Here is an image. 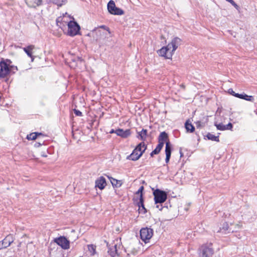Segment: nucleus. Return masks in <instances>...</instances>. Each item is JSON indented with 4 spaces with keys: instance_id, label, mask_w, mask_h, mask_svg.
<instances>
[{
    "instance_id": "29",
    "label": "nucleus",
    "mask_w": 257,
    "mask_h": 257,
    "mask_svg": "<svg viewBox=\"0 0 257 257\" xmlns=\"http://www.w3.org/2000/svg\"><path fill=\"white\" fill-rule=\"evenodd\" d=\"M145 148H147V146L145 145L144 142H142L139 143L134 150L141 153V151H143V150Z\"/></svg>"
},
{
    "instance_id": "40",
    "label": "nucleus",
    "mask_w": 257,
    "mask_h": 257,
    "mask_svg": "<svg viewBox=\"0 0 257 257\" xmlns=\"http://www.w3.org/2000/svg\"><path fill=\"white\" fill-rule=\"evenodd\" d=\"M41 145H42V144H41V143H36L35 144V147H39V146H41Z\"/></svg>"
},
{
    "instance_id": "4",
    "label": "nucleus",
    "mask_w": 257,
    "mask_h": 257,
    "mask_svg": "<svg viewBox=\"0 0 257 257\" xmlns=\"http://www.w3.org/2000/svg\"><path fill=\"white\" fill-rule=\"evenodd\" d=\"M154 230L149 227L142 228L140 230V237L141 239L145 243L149 242V240L153 235Z\"/></svg>"
},
{
    "instance_id": "32",
    "label": "nucleus",
    "mask_w": 257,
    "mask_h": 257,
    "mask_svg": "<svg viewBox=\"0 0 257 257\" xmlns=\"http://www.w3.org/2000/svg\"><path fill=\"white\" fill-rule=\"evenodd\" d=\"M144 186H142L140 187L138 191L136 192V194H140V197L142 196L143 197V192L144 191Z\"/></svg>"
},
{
    "instance_id": "22",
    "label": "nucleus",
    "mask_w": 257,
    "mask_h": 257,
    "mask_svg": "<svg viewBox=\"0 0 257 257\" xmlns=\"http://www.w3.org/2000/svg\"><path fill=\"white\" fill-rule=\"evenodd\" d=\"M159 143L163 142L165 143L168 141H169L168 139V135L165 132L161 133L158 138Z\"/></svg>"
},
{
    "instance_id": "17",
    "label": "nucleus",
    "mask_w": 257,
    "mask_h": 257,
    "mask_svg": "<svg viewBox=\"0 0 257 257\" xmlns=\"http://www.w3.org/2000/svg\"><path fill=\"white\" fill-rule=\"evenodd\" d=\"M25 2L31 8H36L42 4V0H25Z\"/></svg>"
},
{
    "instance_id": "30",
    "label": "nucleus",
    "mask_w": 257,
    "mask_h": 257,
    "mask_svg": "<svg viewBox=\"0 0 257 257\" xmlns=\"http://www.w3.org/2000/svg\"><path fill=\"white\" fill-rule=\"evenodd\" d=\"M164 145V143L163 142L159 143L156 148L155 149V150H154V153H156L158 154L160 152L162 149L163 148Z\"/></svg>"
},
{
    "instance_id": "5",
    "label": "nucleus",
    "mask_w": 257,
    "mask_h": 257,
    "mask_svg": "<svg viewBox=\"0 0 257 257\" xmlns=\"http://www.w3.org/2000/svg\"><path fill=\"white\" fill-rule=\"evenodd\" d=\"M107 10L108 12L113 15H122L124 12L122 9L115 6L113 1L110 0L107 4Z\"/></svg>"
},
{
    "instance_id": "2",
    "label": "nucleus",
    "mask_w": 257,
    "mask_h": 257,
    "mask_svg": "<svg viewBox=\"0 0 257 257\" xmlns=\"http://www.w3.org/2000/svg\"><path fill=\"white\" fill-rule=\"evenodd\" d=\"M154 200L156 204H161L166 201L167 199V193L159 189H157L153 192Z\"/></svg>"
},
{
    "instance_id": "23",
    "label": "nucleus",
    "mask_w": 257,
    "mask_h": 257,
    "mask_svg": "<svg viewBox=\"0 0 257 257\" xmlns=\"http://www.w3.org/2000/svg\"><path fill=\"white\" fill-rule=\"evenodd\" d=\"M108 177L113 187L118 188L121 186L122 183L120 180H117L111 177Z\"/></svg>"
},
{
    "instance_id": "16",
    "label": "nucleus",
    "mask_w": 257,
    "mask_h": 257,
    "mask_svg": "<svg viewBox=\"0 0 257 257\" xmlns=\"http://www.w3.org/2000/svg\"><path fill=\"white\" fill-rule=\"evenodd\" d=\"M35 47L33 45H30L26 47L23 48V50L27 54V55L31 58V61L33 62L35 59L34 56L33 55V50L35 49Z\"/></svg>"
},
{
    "instance_id": "36",
    "label": "nucleus",
    "mask_w": 257,
    "mask_h": 257,
    "mask_svg": "<svg viewBox=\"0 0 257 257\" xmlns=\"http://www.w3.org/2000/svg\"><path fill=\"white\" fill-rule=\"evenodd\" d=\"M99 28L103 29H104L105 30H106L107 31H108L109 30V28L107 27V26H105V25H101V26H99Z\"/></svg>"
},
{
    "instance_id": "28",
    "label": "nucleus",
    "mask_w": 257,
    "mask_h": 257,
    "mask_svg": "<svg viewBox=\"0 0 257 257\" xmlns=\"http://www.w3.org/2000/svg\"><path fill=\"white\" fill-rule=\"evenodd\" d=\"M88 251L91 255H94L96 253V246L93 244L87 245Z\"/></svg>"
},
{
    "instance_id": "18",
    "label": "nucleus",
    "mask_w": 257,
    "mask_h": 257,
    "mask_svg": "<svg viewBox=\"0 0 257 257\" xmlns=\"http://www.w3.org/2000/svg\"><path fill=\"white\" fill-rule=\"evenodd\" d=\"M144 202V198L141 196L139 198V201L138 202V206L139 207V212L145 214L147 212V210L145 207Z\"/></svg>"
},
{
    "instance_id": "38",
    "label": "nucleus",
    "mask_w": 257,
    "mask_h": 257,
    "mask_svg": "<svg viewBox=\"0 0 257 257\" xmlns=\"http://www.w3.org/2000/svg\"><path fill=\"white\" fill-rule=\"evenodd\" d=\"M39 104L41 105V106H45V103L44 102V101L43 100H41L40 101H39Z\"/></svg>"
},
{
    "instance_id": "19",
    "label": "nucleus",
    "mask_w": 257,
    "mask_h": 257,
    "mask_svg": "<svg viewBox=\"0 0 257 257\" xmlns=\"http://www.w3.org/2000/svg\"><path fill=\"white\" fill-rule=\"evenodd\" d=\"M235 97L239 98L240 99H244L247 101L253 102L254 101V98L252 96L247 95L244 93L242 94H235Z\"/></svg>"
},
{
    "instance_id": "9",
    "label": "nucleus",
    "mask_w": 257,
    "mask_h": 257,
    "mask_svg": "<svg viewBox=\"0 0 257 257\" xmlns=\"http://www.w3.org/2000/svg\"><path fill=\"white\" fill-rule=\"evenodd\" d=\"M182 40L180 38L176 37L174 38L171 42L168 44L169 48H172V52L173 53L176 51L178 47L181 45Z\"/></svg>"
},
{
    "instance_id": "13",
    "label": "nucleus",
    "mask_w": 257,
    "mask_h": 257,
    "mask_svg": "<svg viewBox=\"0 0 257 257\" xmlns=\"http://www.w3.org/2000/svg\"><path fill=\"white\" fill-rule=\"evenodd\" d=\"M14 239L11 234L8 235L3 240L1 241L3 248H6L13 242Z\"/></svg>"
},
{
    "instance_id": "20",
    "label": "nucleus",
    "mask_w": 257,
    "mask_h": 257,
    "mask_svg": "<svg viewBox=\"0 0 257 257\" xmlns=\"http://www.w3.org/2000/svg\"><path fill=\"white\" fill-rule=\"evenodd\" d=\"M138 136L137 137L142 141L143 142L146 140L148 134V131L146 129H142L141 132H138Z\"/></svg>"
},
{
    "instance_id": "6",
    "label": "nucleus",
    "mask_w": 257,
    "mask_h": 257,
    "mask_svg": "<svg viewBox=\"0 0 257 257\" xmlns=\"http://www.w3.org/2000/svg\"><path fill=\"white\" fill-rule=\"evenodd\" d=\"M54 241L64 249H67L70 247L69 241L64 236L55 238Z\"/></svg>"
},
{
    "instance_id": "41",
    "label": "nucleus",
    "mask_w": 257,
    "mask_h": 257,
    "mask_svg": "<svg viewBox=\"0 0 257 257\" xmlns=\"http://www.w3.org/2000/svg\"><path fill=\"white\" fill-rule=\"evenodd\" d=\"M109 133H110V134L115 133V130H114V129H111V130L109 131Z\"/></svg>"
},
{
    "instance_id": "33",
    "label": "nucleus",
    "mask_w": 257,
    "mask_h": 257,
    "mask_svg": "<svg viewBox=\"0 0 257 257\" xmlns=\"http://www.w3.org/2000/svg\"><path fill=\"white\" fill-rule=\"evenodd\" d=\"M226 1L230 3L234 8L236 9L239 8L238 6L233 1V0H226Z\"/></svg>"
},
{
    "instance_id": "25",
    "label": "nucleus",
    "mask_w": 257,
    "mask_h": 257,
    "mask_svg": "<svg viewBox=\"0 0 257 257\" xmlns=\"http://www.w3.org/2000/svg\"><path fill=\"white\" fill-rule=\"evenodd\" d=\"M185 127L187 132L193 133L195 131V127L188 120L185 123Z\"/></svg>"
},
{
    "instance_id": "44",
    "label": "nucleus",
    "mask_w": 257,
    "mask_h": 257,
    "mask_svg": "<svg viewBox=\"0 0 257 257\" xmlns=\"http://www.w3.org/2000/svg\"><path fill=\"white\" fill-rule=\"evenodd\" d=\"M97 33H99L101 34V31L100 30H98L97 31Z\"/></svg>"
},
{
    "instance_id": "43",
    "label": "nucleus",
    "mask_w": 257,
    "mask_h": 257,
    "mask_svg": "<svg viewBox=\"0 0 257 257\" xmlns=\"http://www.w3.org/2000/svg\"><path fill=\"white\" fill-rule=\"evenodd\" d=\"M180 157H182L183 155V153L181 152V151H180Z\"/></svg>"
},
{
    "instance_id": "15",
    "label": "nucleus",
    "mask_w": 257,
    "mask_h": 257,
    "mask_svg": "<svg viewBox=\"0 0 257 257\" xmlns=\"http://www.w3.org/2000/svg\"><path fill=\"white\" fill-rule=\"evenodd\" d=\"M215 126L216 127L218 130L225 131V130H231L233 127V125L231 122H229L227 124L224 125L222 123H214Z\"/></svg>"
},
{
    "instance_id": "11",
    "label": "nucleus",
    "mask_w": 257,
    "mask_h": 257,
    "mask_svg": "<svg viewBox=\"0 0 257 257\" xmlns=\"http://www.w3.org/2000/svg\"><path fill=\"white\" fill-rule=\"evenodd\" d=\"M95 187L100 190L103 189L106 186V179L103 176L98 178L95 182Z\"/></svg>"
},
{
    "instance_id": "35",
    "label": "nucleus",
    "mask_w": 257,
    "mask_h": 257,
    "mask_svg": "<svg viewBox=\"0 0 257 257\" xmlns=\"http://www.w3.org/2000/svg\"><path fill=\"white\" fill-rule=\"evenodd\" d=\"M228 93H229L230 94L235 96V94H237V93H235L232 88H229L228 90Z\"/></svg>"
},
{
    "instance_id": "12",
    "label": "nucleus",
    "mask_w": 257,
    "mask_h": 257,
    "mask_svg": "<svg viewBox=\"0 0 257 257\" xmlns=\"http://www.w3.org/2000/svg\"><path fill=\"white\" fill-rule=\"evenodd\" d=\"M172 147L170 141H168L166 143V147H165V154H166V159L165 162L167 164L169 163L172 153Z\"/></svg>"
},
{
    "instance_id": "42",
    "label": "nucleus",
    "mask_w": 257,
    "mask_h": 257,
    "mask_svg": "<svg viewBox=\"0 0 257 257\" xmlns=\"http://www.w3.org/2000/svg\"><path fill=\"white\" fill-rule=\"evenodd\" d=\"M154 155H157L156 153H154V150L151 153L150 156L151 157H153Z\"/></svg>"
},
{
    "instance_id": "10",
    "label": "nucleus",
    "mask_w": 257,
    "mask_h": 257,
    "mask_svg": "<svg viewBox=\"0 0 257 257\" xmlns=\"http://www.w3.org/2000/svg\"><path fill=\"white\" fill-rule=\"evenodd\" d=\"M146 150V148H144L143 151H141V152L140 153H139L137 151L134 150L132 154L126 157V159L134 161H137L142 156Z\"/></svg>"
},
{
    "instance_id": "14",
    "label": "nucleus",
    "mask_w": 257,
    "mask_h": 257,
    "mask_svg": "<svg viewBox=\"0 0 257 257\" xmlns=\"http://www.w3.org/2000/svg\"><path fill=\"white\" fill-rule=\"evenodd\" d=\"M115 134L117 136L121 137L122 138H127L131 135V131L130 129L123 130L121 128H118L115 130Z\"/></svg>"
},
{
    "instance_id": "34",
    "label": "nucleus",
    "mask_w": 257,
    "mask_h": 257,
    "mask_svg": "<svg viewBox=\"0 0 257 257\" xmlns=\"http://www.w3.org/2000/svg\"><path fill=\"white\" fill-rule=\"evenodd\" d=\"M74 112L77 116H81L82 115V113L79 110L75 109H74Z\"/></svg>"
},
{
    "instance_id": "21",
    "label": "nucleus",
    "mask_w": 257,
    "mask_h": 257,
    "mask_svg": "<svg viewBox=\"0 0 257 257\" xmlns=\"http://www.w3.org/2000/svg\"><path fill=\"white\" fill-rule=\"evenodd\" d=\"M108 253L111 257H114L117 254V250L116 249V244H114L110 246V245H108Z\"/></svg>"
},
{
    "instance_id": "8",
    "label": "nucleus",
    "mask_w": 257,
    "mask_h": 257,
    "mask_svg": "<svg viewBox=\"0 0 257 257\" xmlns=\"http://www.w3.org/2000/svg\"><path fill=\"white\" fill-rule=\"evenodd\" d=\"M169 50L170 48L168 45L164 46L157 51V53L160 56L164 57L166 59H171L173 54L172 52H169Z\"/></svg>"
},
{
    "instance_id": "37",
    "label": "nucleus",
    "mask_w": 257,
    "mask_h": 257,
    "mask_svg": "<svg viewBox=\"0 0 257 257\" xmlns=\"http://www.w3.org/2000/svg\"><path fill=\"white\" fill-rule=\"evenodd\" d=\"M195 123L197 128L200 127L201 126V122L200 121H197L195 122Z\"/></svg>"
},
{
    "instance_id": "26",
    "label": "nucleus",
    "mask_w": 257,
    "mask_h": 257,
    "mask_svg": "<svg viewBox=\"0 0 257 257\" xmlns=\"http://www.w3.org/2000/svg\"><path fill=\"white\" fill-rule=\"evenodd\" d=\"M206 137L209 140H211V141H215V142H219V136H215V135H214L210 133H208L206 135Z\"/></svg>"
},
{
    "instance_id": "39",
    "label": "nucleus",
    "mask_w": 257,
    "mask_h": 257,
    "mask_svg": "<svg viewBox=\"0 0 257 257\" xmlns=\"http://www.w3.org/2000/svg\"><path fill=\"white\" fill-rule=\"evenodd\" d=\"M156 207L159 209V210H162L163 209V207L162 205H157Z\"/></svg>"
},
{
    "instance_id": "24",
    "label": "nucleus",
    "mask_w": 257,
    "mask_h": 257,
    "mask_svg": "<svg viewBox=\"0 0 257 257\" xmlns=\"http://www.w3.org/2000/svg\"><path fill=\"white\" fill-rule=\"evenodd\" d=\"M40 136H44V135L41 133L34 132L27 135V139L28 140H35L38 137Z\"/></svg>"
},
{
    "instance_id": "1",
    "label": "nucleus",
    "mask_w": 257,
    "mask_h": 257,
    "mask_svg": "<svg viewBox=\"0 0 257 257\" xmlns=\"http://www.w3.org/2000/svg\"><path fill=\"white\" fill-rule=\"evenodd\" d=\"M11 60L9 59H2L0 62V78H5L10 74L11 70Z\"/></svg>"
},
{
    "instance_id": "27",
    "label": "nucleus",
    "mask_w": 257,
    "mask_h": 257,
    "mask_svg": "<svg viewBox=\"0 0 257 257\" xmlns=\"http://www.w3.org/2000/svg\"><path fill=\"white\" fill-rule=\"evenodd\" d=\"M49 2L56 5L58 7H61L66 3L67 0H49Z\"/></svg>"
},
{
    "instance_id": "31",
    "label": "nucleus",
    "mask_w": 257,
    "mask_h": 257,
    "mask_svg": "<svg viewBox=\"0 0 257 257\" xmlns=\"http://www.w3.org/2000/svg\"><path fill=\"white\" fill-rule=\"evenodd\" d=\"M229 226L227 222H225L222 224V228H220L217 232L222 231L226 233V231L228 229Z\"/></svg>"
},
{
    "instance_id": "3",
    "label": "nucleus",
    "mask_w": 257,
    "mask_h": 257,
    "mask_svg": "<svg viewBox=\"0 0 257 257\" xmlns=\"http://www.w3.org/2000/svg\"><path fill=\"white\" fill-rule=\"evenodd\" d=\"M80 27L78 23L74 21H70L68 24L67 35L74 36L79 34Z\"/></svg>"
},
{
    "instance_id": "7",
    "label": "nucleus",
    "mask_w": 257,
    "mask_h": 257,
    "mask_svg": "<svg viewBox=\"0 0 257 257\" xmlns=\"http://www.w3.org/2000/svg\"><path fill=\"white\" fill-rule=\"evenodd\" d=\"M202 257H211L214 253V249L212 247V244L209 245H204L201 247Z\"/></svg>"
}]
</instances>
